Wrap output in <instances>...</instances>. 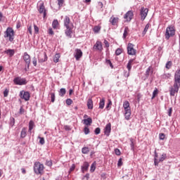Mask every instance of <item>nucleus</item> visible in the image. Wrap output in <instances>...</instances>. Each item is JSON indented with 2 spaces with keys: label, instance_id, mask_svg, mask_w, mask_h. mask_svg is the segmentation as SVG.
<instances>
[{
  "label": "nucleus",
  "instance_id": "1",
  "mask_svg": "<svg viewBox=\"0 0 180 180\" xmlns=\"http://www.w3.org/2000/svg\"><path fill=\"white\" fill-rule=\"evenodd\" d=\"M64 26L66 30H65V34L67 37L71 39L72 37V29H74V25L71 22V20L68 15H65L63 20Z\"/></svg>",
  "mask_w": 180,
  "mask_h": 180
},
{
  "label": "nucleus",
  "instance_id": "2",
  "mask_svg": "<svg viewBox=\"0 0 180 180\" xmlns=\"http://www.w3.org/2000/svg\"><path fill=\"white\" fill-rule=\"evenodd\" d=\"M154 154H155L154 155V165H155V167H158V165L160 164V162H163L167 159L166 153H162V154L158 155L157 151L155 150ZM159 157H160V158H159Z\"/></svg>",
  "mask_w": 180,
  "mask_h": 180
},
{
  "label": "nucleus",
  "instance_id": "3",
  "mask_svg": "<svg viewBox=\"0 0 180 180\" xmlns=\"http://www.w3.org/2000/svg\"><path fill=\"white\" fill-rule=\"evenodd\" d=\"M180 88V70H178L174 73V83L171 91H179Z\"/></svg>",
  "mask_w": 180,
  "mask_h": 180
},
{
  "label": "nucleus",
  "instance_id": "4",
  "mask_svg": "<svg viewBox=\"0 0 180 180\" xmlns=\"http://www.w3.org/2000/svg\"><path fill=\"white\" fill-rule=\"evenodd\" d=\"M34 172L36 175H43L44 174V165L40 162H35L34 163Z\"/></svg>",
  "mask_w": 180,
  "mask_h": 180
},
{
  "label": "nucleus",
  "instance_id": "5",
  "mask_svg": "<svg viewBox=\"0 0 180 180\" xmlns=\"http://www.w3.org/2000/svg\"><path fill=\"white\" fill-rule=\"evenodd\" d=\"M4 39L8 37L9 41L12 42L15 39V31L12 27H7L6 30L4 32Z\"/></svg>",
  "mask_w": 180,
  "mask_h": 180
},
{
  "label": "nucleus",
  "instance_id": "6",
  "mask_svg": "<svg viewBox=\"0 0 180 180\" xmlns=\"http://www.w3.org/2000/svg\"><path fill=\"white\" fill-rule=\"evenodd\" d=\"M175 34V28L174 27H168L166 29L165 37L168 40L171 36H174Z\"/></svg>",
  "mask_w": 180,
  "mask_h": 180
},
{
  "label": "nucleus",
  "instance_id": "7",
  "mask_svg": "<svg viewBox=\"0 0 180 180\" xmlns=\"http://www.w3.org/2000/svg\"><path fill=\"white\" fill-rule=\"evenodd\" d=\"M13 82L14 84H15V85H26V84H27V82H26V79L22 78L20 77H17L14 78Z\"/></svg>",
  "mask_w": 180,
  "mask_h": 180
},
{
  "label": "nucleus",
  "instance_id": "8",
  "mask_svg": "<svg viewBox=\"0 0 180 180\" xmlns=\"http://www.w3.org/2000/svg\"><path fill=\"white\" fill-rule=\"evenodd\" d=\"M136 49H134V44L129 43L127 46V53L129 56H136Z\"/></svg>",
  "mask_w": 180,
  "mask_h": 180
},
{
  "label": "nucleus",
  "instance_id": "9",
  "mask_svg": "<svg viewBox=\"0 0 180 180\" xmlns=\"http://www.w3.org/2000/svg\"><path fill=\"white\" fill-rule=\"evenodd\" d=\"M148 13V8H145L144 7H141V20L143 21L146 19V18H147V15Z\"/></svg>",
  "mask_w": 180,
  "mask_h": 180
},
{
  "label": "nucleus",
  "instance_id": "10",
  "mask_svg": "<svg viewBox=\"0 0 180 180\" xmlns=\"http://www.w3.org/2000/svg\"><path fill=\"white\" fill-rule=\"evenodd\" d=\"M20 96L21 99H25V101L30 99V93L28 91H22L20 92Z\"/></svg>",
  "mask_w": 180,
  "mask_h": 180
},
{
  "label": "nucleus",
  "instance_id": "11",
  "mask_svg": "<svg viewBox=\"0 0 180 180\" xmlns=\"http://www.w3.org/2000/svg\"><path fill=\"white\" fill-rule=\"evenodd\" d=\"M82 51H81V49H76L75 50V53H74V56L75 58L76 59V61H79V59L81 58V57H82Z\"/></svg>",
  "mask_w": 180,
  "mask_h": 180
},
{
  "label": "nucleus",
  "instance_id": "12",
  "mask_svg": "<svg viewBox=\"0 0 180 180\" xmlns=\"http://www.w3.org/2000/svg\"><path fill=\"white\" fill-rule=\"evenodd\" d=\"M23 60L27 68H29V67H30V55H28L27 52L24 53Z\"/></svg>",
  "mask_w": 180,
  "mask_h": 180
},
{
  "label": "nucleus",
  "instance_id": "13",
  "mask_svg": "<svg viewBox=\"0 0 180 180\" xmlns=\"http://www.w3.org/2000/svg\"><path fill=\"white\" fill-rule=\"evenodd\" d=\"M94 50H98V51H102L103 50V47L102 46V42L100 41H97L94 46Z\"/></svg>",
  "mask_w": 180,
  "mask_h": 180
},
{
  "label": "nucleus",
  "instance_id": "14",
  "mask_svg": "<svg viewBox=\"0 0 180 180\" xmlns=\"http://www.w3.org/2000/svg\"><path fill=\"white\" fill-rule=\"evenodd\" d=\"M124 18L127 20V22H130L133 19V11H129L126 13V14L124 16Z\"/></svg>",
  "mask_w": 180,
  "mask_h": 180
},
{
  "label": "nucleus",
  "instance_id": "15",
  "mask_svg": "<svg viewBox=\"0 0 180 180\" xmlns=\"http://www.w3.org/2000/svg\"><path fill=\"white\" fill-rule=\"evenodd\" d=\"M111 130H112V125L110 124V123L107 124L105 127V131H104L105 134L106 136H109V134H110Z\"/></svg>",
  "mask_w": 180,
  "mask_h": 180
},
{
  "label": "nucleus",
  "instance_id": "16",
  "mask_svg": "<svg viewBox=\"0 0 180 180\" xmlns=\"http://www.w3.org/2000/svg\"><path fill=\"white\" fill-rule=\"evenodd\" d=\"M39 13H43L44 18H46V8L44 7V4H41L39 6V8L38 9Z\"/></svg>",
  "mask_w": 180,
  "mask_h": 180
},
{
  "label": "nucleus",
  "instance_id": "17",
  "mask_svg": "<svg viewBox=\"0 0 180 180\" xmlns=\"http://www.w3.org/2000/svg\"><path fill=\"white\" fill-rule=\"evenodd\" d=\"M41 57L39 58V63H45V61H47V60L49 58L47 57V53H46V52H44L43 54H41Z\"/></svg>",
  "mask_w": 180,
  "mask_h": 180
},
{
  "label": "nucleus",
  "instance_id": "18",
  "mask_svg": "<svg viewBox=\"0 0 180 180\" xmlns=\"http://www.w3.org/2000/svg\"><path fill=\"white\" fill-rule=\"evenodd\" d=\"M26 136H27V128L23 127L20 132V138L25 139V137H26Z\"/></svg>",
  "mask_w": 180,
  "mask_h": 180
},
{
  "label": "nucleus",
  "instance_id": "19",
  "mask_svg": "<svg viewBox=\"0 0 180 180\" xmlns=\"http://www.w3.org/2000/svg\"><path fill=\"white\" fill-rule=\"evenodd\" d=\"M124 118L126 120H130V116H131V110H125Z\"/></svg>",
  "mask_w": 180,
  "mask_h": 180
},
{
  "label": "nucleus",
  "instance_id": "20",
  "mask_svg": "<svg viewBox=\"0 0 180 180\" xmlns=\"http://www.w3.org/2000/svg\"><path fill=\"white\" fill-rule=\"evenodd\" d=\"M89 168V163L88 162H84L83 165L82 166V172H85Z\"/></svg>",
  "mask_w": 180,
  "mask_h": 180
},
{
  "label": "nucleus",
  "instance_id": "21",
  "mask_svg": "<svg viewBox=\"0 0 180 180\" xmlns=\"http://www.w3.org/2000/svg\"><path fill=\"white\" fill-rule=\"evenodd\" d=\"M4 53L7 54L8 56H10V57H13V56L15 55V50L8 49L4 51Z\"/></svg>",
  "mask_w": 180,
  "mask_h": 180
},
{
  "label": "nucleus",
  "instance_id": "22",
  "mask_svg": "<svg viewBox=\"0 0 180 180\" xmlns=\"http://www.w3.org/2000/svg\"><path fill=\"white\" fill-rule=\"evenodd\" d=\"M123 108L124 110H131V109L130 108V103L129 101H125L123 103Z\"/></svg>",
  "mask_w": 180,
  "mask_h": 180
},
{
  "label": "nucleus",
  "instance_id": "23",
  "mask_svg": "<svg viewBox=\"0 0 180 180\" xmlns=\"http://www.w3.org/2000/svg\"><path fill=\"white\" fill-rule=\"evenodd\" d=\"M110 22L113 26H115L117 24V22H119V18L111 17L110 18Z\"/></svg>",
  "mask_w": 180,
  "mask_h": 180
},
{
  "label": "nucleus",
  "instance_id": "24",
  "mask_svg": "<svg viewBox=\"0 0 180 180\" xmlns=\"http://www.w3.org/2000/svg\"><path fill=\"white\" fill-rule=\"evenodd\" d=\"M87 107L88 109H94V101H92V98H89L87 101Z\"/></svg>",
  "mask_w": 180,
  "mask_h": 180
},
{
  "label": "nucleus",
  "instance_id": "25",
  "mask_svg": "<svg viewBox=\"0 0 180 180\" xmlns=\"http://www.w3.org/2000/svg\"><path fill=\"white\" fill-rule=\"evenodd\" d=\"M83 121H84V124H85L86 126H91V124H92V118L91 117L84 119Z\"/></svg>",
  "mask_w": 180,
  "mask_h": 180
},
{
  "label": "nucleus",
  "instance_id": "26",
  "mask_svg": "<svg viewBox=\"0 0 180 180\" xmlns=\"http://www.w3.org/2000/svg\"><path fill=\"white\" fill-rule=\"evenodd\" d=\"M32 129H34V122H33V120H30L29 122V133H32Z\"/></svg>",
  "mask_w": 180,
  "mask_h": 180
},
{
  "label": "nucleus",
  "instance_id": "27",
  "mask_svg": "<svg viewBox=\"0 0 180 180\" xmlns=\"http://www.w3.org/2000/svg\"><path fill=\"white\" fill-rule=\"evenodd\" d=\"M153 70V68H152L151 66H150V67L146 70V78H148V77L150 76V72L151 74H153V70Z\"/></svg>",
  "mask_w": 180,
  "mask_h": 180
},
{
  "label": "nucleus",
  "instance_id": "28",
  "mask_svg": "<svg viewBox=\"0 0 180 180\" xmlns=\"http://www.w3.org/2000/svg\"><path fill=\"white\" fill-rule=\"evenodd\" d=\"M58 25H60L58 23V20H54L52 22L53 29H57V27H58Z\"/></svg>",
  "mask_w": 180,
  "mask_h": 180
},
{
  "label": "nucleus",
  "instance_id": "29",
  "mask_svg": "<svg viewBox=\"0 0 180 180\" xmlns=\"http://www.w3.org/2000/svg\"><path fill=\"white\" fill-rule=\"evenodd\" d=\"M133 61H134V59L129 60L127 65V68L129 71H130V70H131V64H133Z\"/></svg>",
  "mask_w": 180,
  "mask_h": 180
},
{
  "label": "nucleus",
  "instance_id": "30",
  "mask_svg": "<svg viewBox=\"0 0 180 180\" xmlns=\"http://www.w3.org/2000/svg\"><path fill=\"white\" fill-rule=\"evenodd\" d=\"M105 108V98H102L99 103V108L103 109Z\"/></svg>",
  "mask_w": 180,
  "mask_h": 180
},
{
  "label": "nucleus",
  "instance_id": "31",
  "mask_svg": "<svg viewBox=\"0 0 180 180\" xmlns=\"http://www.w3.org/2000/svg\"><path fill=\"white\" fill-rule=\"evenodd\" d=\"M96 163L94 162L91 164L90 167V172H95V169H96Z\"/></svg>",
  "mask_w": 180,
  "mask_h": 180
},
{
  "label": "nucleus",
  "instance_id": "32",
  "mask_svg": "<svg viewBox=\"0 0 180 180\" xmlns=\"http://www.w3.org/2000/svg\"><path fill=\"white\" fill-rule=\"evenodd\" d=\"M128 33H129V27H125L124 30V34H123V39H126V37H127Z\"/></svg>",
  "mask_w": 180,
  "mask_h": 180
},
{
  "label": "nucleus",
  "instance_id": "33",
  "mask_svg": "<svg viewBox=\"0 0 180 180\" xmlns=\"http://www.w3.org/2000/svg\"><path fill=\"white\" fill-rule=\"evenodd\" d=\"M82 154H88L89 153V148L84 147L82 148Z\"/></svg>",
  "mask_w": 180,
  "mask_h": 180
},
{
  "label": "nucleus",
  "instance_id": "34",
  "mask_svg": "<svg viewBox=\"0 0 180 180\" xmlns=\"http://www.w3.org/2000/svg\"><path fill=\"white\" fill-rule=\"evenodd\" d=\"M149 27H150V24L148 23V24L145 26V28H144V30H143V32H142V34H143V36L146 35V33H147V32H148Z\"/></svg>",
  "mask_w": 180,
  "mask_h": 180
},
{
  "label": "nucleus",
  "instance_id": "35",
  "mask_svg": "<svg viewBox=\"0 0 180 180\" xmlns=\"http://www.w3.org/2000/svg\"><path fill=\"white\" fill-rule=\"evenodd\" d=\"M130 141H131V143H130L131 150L132 151H134V139H133V138H131Z\"/></svg>",
  "mask_w": 180,
  "mask_h": 180
},
{
  "label": "nucleus",
  "instance_id": "36",
  "mask_svg": "<svg viewBox=\"0 0 180 180\" xmlns=\"http://www.w3.org/2000/svg\"><path fill=\"white\" fill-rule=\"evenodd\" d=\"M49 95L51 96V102L54 103L56 101V94L54 93H50Z\"/></svg>",
  "mask_w": 180,
  "mask_h": 180
},
{
  "label": "nucleus",
  "instance_id": "37",
  "mask_svg": "<svg viewBox=\"0 0 180 180\" xmlns=\"http://www.w3.org/2000/svg\"><path fill=\"white\" fill-rule=\"evenodd\" d=\"M59 60H60V53H56L53 57V61L55 63H58Z\"/></svg>",
  "mask_w": 180,
  "mask_h": 180
},
{
  "label": "nucleus",
  "instance_id": "38",
  "mask_svg": "<svg viewBox=\"0 0 180 180\" xmlns=\"http://www.w3.org/2000/svg\"><path fill=\"white\" fill-rule=\"evenodd\" d=\"M162 78H163L164 79H168V78H171V74L165 73L164 75H162Z\"/></svg>",
  "mask_w": 180,
  "mask_h": 180
},
{
  "label": "nucleus",
  "instance_id": "39",
  "mask_svg": "<svg viewBox=\"0 0 180 180\" xmlns=\"http://www.w3.org/2000/svg\"><path fill=\"white\" fill-rule=\"evenodd\" d=\"M45 165L47 166V167H52L53 166V161H51V160H46V163Z\"/></svg>",
  "mask_w": 180,
  "mask_h": 180
},
{
  "label": "nucleus",
  "instance_id": "40",
  "mask_svg": "<svg viewBox=\"0 0 180 180\" xmlns=\"http://www.w3.org/2000/svg\"><path fill=\"white\" fill-rule=\"evenodd\" d=\"M101 31V27L100 26H95L94 28V33H99Z\"/></svg>",
  "mask_w": 180,
  "mask_h": 180
},
{
  "label": "nucleus",
  "instance_id": "41",
  "mask_svg": "<svg viewBox=\"0 0 180 180\" xmlns=\"http://www.w3.org/2000/svg\"><path fill=\"white\" fill-rule=\"evenodd\" d=\"M166 68L167 70H169V68H171V67H172V61H168L167 63H166Z\"/></svg>",
  "mask_w": 180,
  "mask_h": 180
},
{
  "label": "nucleus",
  "instance_id": "42",
  "mask_svg": "<svg viewBox=\"0 0 180 180\" xmlns=\"http://www.w3.org/2000/svg\"><path fill=\"white\" fill-rule=\"evenodd\" d=\"M10 126H11V127H13V126H15V118H10Z\"/></svg>",
  "mask_w": 180,
  "mask_h": 180
},
{
  "label": "nucleus",
  "instance_id": "43",
  "mask_svg": "<svg viewBox=\"0 0 180 180\" xmlns=\"http://www.w3.org/2000/svg\"><path fill=\"white\" fill-rule=\"evenodd\" d=\"M34 34H39V27L34 24Z\"/></svg>",
  "mask_w": 180,
  "mask_h": 180
},
{
  "label": "nucleus",
  "instance_id": "44",
  "mask_svg": "<svg viewBox=\"0 0 180 180\" xmlns=\"http://www.w3.org/2000/svg\"><path fill=\"white\" fill-rule=\"evenodd\" d=\"M115 54L116 56H120L122 54V49L118 48L117 49H116Z\"/></svg>",
  "mask_w": 180,
  "mask_h": 180
},
{
  "label": "nucleus",
  "instance_id": "45",
  "mask_svg": "<svg viewBox=\"0 0 180 180\" xmlns=\"http://www.w3.org/2000/svg\"><path fill=\"white\" fill-rule=\"evenodd\" d=\"M38 139H39V143L42 146H43V144H44L46 143V141H44V138L38 136Z\"/></svg>",
  "mask_w": 180,
  "mask_h": 180
},
{
  "label": "nucleus",
  "instance_id": "46",
  "mask_svg": "<svg viewBox=\"0 0 180 180\" xmlns=\"http://www.w3.org/2000/svg\"><path fill=\"white\" fill-rule=\"evenodd\" d=\"M58 1V5L61 7L64 4L65 0H57Z\"/></svg>",
  "mask_w": 180,
  "mask_h": 180
},
{
  "label": "nucleus",
  "instance_id": "47",
  "mask_svg": "<svg viewBox=\"0 0 180 180\" xmlns=\"http://www.w3.org/2000/svg\"><path fill=\"white\" fill-rule=\"evenodd\" d=\"M94 133L96 135L100 134H101V128H99V127L96 128V129L94 130Z\"/></svg>",
  "mask_w": 180,
  "mask_h": 180
},
{
  "label": "nucleus",
  "instance_id": "48",
  "mask_svg": "<svg viewBox=\"0 0 180 180\" xmlns=\"http://www.w3.org/2000/svg\"><path fill=\"white\" fill-rule=\"evenodd\" d=\"M158 95V91H153L151 99H154Z\"/></svg>",
  "mask_w": 180,
  "mask_h": 180
},
{
  "label": "nucleus",
  "instance_id": "49",
  "mask_svg": "<svg viewBox=\"0 0 180 180\" xmlns=\"http://www.w3.org/2000/svg\"><path fill=\"white\" fill-rule=\"evenodd\" d=\"M84 134H89V128L88 127H85L84 129Z\"/></svg>",
  "mask_w": 180,
  "mask_h": 180
},
{
  "label": "nucleus",
  "instance_id": "50",
  "mask_svg": "<svg viewBox=\"0 0 180 180\" xmlns=\"http://www.w3.org/2000/svg\"><path fill=\"white\" fill-rule=\"evenodd\" d=\"M72 100H71L70 98H68L66 100V105H68V106L72 105Z\"/></svg>",
  "mask_w": 180,
  "mask_h": 180
},
{
  "label": "nucleus",
  "instance_id": "51",
  "mask_svg": "<svg viewBox=\"0 0 180 180\" xmlns=\"http://www.w3.org/2000/svg\"><path fill=\"white\" fill-rule=\"evenodd\" d=\"M32 63L34 67H36V65H37V58H36V57L33 58Z\"/></svg>",
  "mask_w": 180,
  "mask_h": 180
},
{
  "label": "nucleus",
  "instance_id": "52",
  "mask_svg": "<svg viewBox=\"0 0 180 180\" xmlns=\"http://www.w3.org/2000/svg\"><path fill=\"white\" fill-rule=\"evenodd\" d=\"M159 139H160V140H164L165 139V134H159Z\"/></svg>",
  "mask_w": 180,
  "mask_h": 180
},
{
  "label": "nucleus",
  "instance_id": "53",
  "mask_svg": "<svg viewBox=\"0 0 180 180\" xmlns=\"http://www.w3.org/2000/svg\"><path fill=\"white\" fill-rule=\"evenodd\" d=\"M23 113H25V108H23V107L21 106L20 108L19 114L20 115H23Z\"/></svg>",
  "mask_w": 180,
  "mask_h": 180
},
{
  "label": "nucleus",
  "instance_id": "54",
  "mask_svg": "<svg viewBox=\"0 0 180 180\" xmlns=\"http://www.w3.org/2000/svg\"><path fill=\"white\" fill-rule=\"evenodd\" d=\"M123 165V162H122V158H120L117 163V167H122Z\"/></svg>",
  "mask_w": 180,
  "mask_h": 180
},
{
  "label": "nucleus",
  "instance_id": "55",
  "mask_svg": "<svg viewBox=\"0 0 180 180\" xmlns=\"http://www.w3.org/2000/svg\"><path fill=\"white\" fill-rule=\"evenodd\" d=\"M49 34H50L51 36L54 35V31H53V28L49 29Z\"/></svg>",
  "mask_w": 180,
  "mask_h": 180
},
{
  "label": "nucleus",
  "instance_id": "56",
  "mask_svg": "<svg viewBox=\"0 0 180 180\" xmlns=\"http://www.w3.org/2000/svg\"><path fill=\"white\" fill-rule=\"evenodd\" d=\"M106 63L109 64L111 68H113V64H112V61H110V60H106Z\"/></svg>",
  "mask_w": 180,
  "mask_h": 180
},
{
  "label": "nucleus",
  "instance_id": "57",
  "mask_svg": "<svg viewBox=\"0 0 180 180\" xmlns=\"http://www.w3.org/2000/svg\"><path fill=\"white\" fill-rule=\"evenodd\" d=\"M175 94H178V91H170L171 96H175Z\"/></svg>",
  "mask_w": 180,
  "mask_h": 180
},
{
  "label": "nucleus",
  "instance_id": "58",
  "mask_svg": "<svg viewBox=\"0 0 180 180\" xmlns=\"http://www.w3.org/2000/svg\"><path fill=\"white\" fill-rule=\"evenodd\" d=\"M115 153L116 155H120V150H119L118 148L115 149Z\"/></svg>",
  "mask_w": 180,
  "mask_h": 180
},
{
  "label": "nucleus",
  "instance_id": "59",
  "mask_svg": "<svg viewBox=\"0 0 180 180\" xmlns=\"http://www.w3.org/2000/svg\"><path fill=\"white\" fill-rule=\"evenodd\" d=\"M64 129H65V130H66V131H70V130H71V127H70V126H68V125H65L64 127Z\"/></svg>",
  "mask_w": 180,
  "mask_h": 180
},
{
  "label": "nucleus",
  "instance_id": "60",
  "mask_svg": "<svg viewBox=\"0 0 180 180\" xmlns=\"http://www.w3.org/2000/svg\"><path fill=\"white\" fill-rule=\"evenodd\" d=\"M27 30H28L30 34L32 35V25L28 26Z\"/></svg>",
  "mask_w": 180,
  "mask_h": 180
},
{
  "label": "nucleus",
  "instance_id": "61",
  "mask_svg": "<svg viewBox=\"0 0 180 180\" xmlns=\"http://www.w3.org/2000/svg\"><path fill=\"white\" fill-rule=\"evenodd\" d=\"M104 44L105 46V47H109V46L110 45L109 44V41H108V40H106V39L104 40Z\"/></svg>",
  "mask_w": 180,
  "mask_h": 180
},
{
  "label": "nucleus",
  "instance_id": "62",
  "mask_svg": "<svg viewBox=\"0 0 180 180\" xmlns=\"http://www.w3.org/2000/svg\"><path fill=\"white\" fill-rule=\"evenodd\" d=\"M129 76H130V73H129L127 72H124V77L125 78H129Z\"/></svg>",
  "mask_w": 180,
  "mask_h": 180
},
{
  "label": "nucleus",
  "instance_id": "63",
  "mask_svg": "<svg viewBox=\"0 0 180 180\" xmlns=\"http://www.w3.org/2000/svg\"><path fill=\"white\" fill-rule=\"evenodd\" d=\"M74 169H75V165H72L70 168V172H72V171H74Z\"/></svg>",
  "mask_w": 180,
  "mask_h": 180
},
{
  "label": "nucleus",
  "instance_id": "64",
  "mask_svg": "<svg viewBox=\"0 0 180 180\" xmlns=\"http://www.w3.org/2000/svg\"><path fill=\"white\" fill-rule=\"evenodd\" d=\"M172 115V108H170L168 110V116H171Z\"/></svg>",
  "mask_w": 180,
  "mask_h": 180
}]
</instances>
